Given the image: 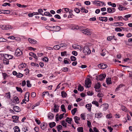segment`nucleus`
<instances>
[{"label":"nucleus","instance_id":"f257e3e1","mask_svg":"<svg viewBox=\"0 0 132 132\" xmlns=\"http://www.w3.org/2000/svg\"><path fill=\"white\" fill-rule=\"evenodd\" d=\"M83 53L85 55H88L90 54L91 53V51L89 49L88 47L86 46L84 47L83 50Z\"/></svg>","mask_w":132,"mask_h":132},{"label":"nucleus","instance_id":"f03ea898","mask_svg":"<svg viewBox=\"0 0 132 132\" xmlns=\"http://www.w3.org/2000/svg\"><path fill=\"white\" fill-rule=\"evenodd\" d=\"M0 27L2 29L4 30H7L13 28V27L12 26L8 24L1 25L0 26Z\"/></svg>","mask_w":132,"mask_h":132},{"label":"nucleus","instance_id":"7ed1b4c3","mask_svg":"<svg viewBox=\"0 0 132 132\" xmlns=\"http://www.w3.org/2000/svg\"><path fill=\"white\" fill-rule=\"evenodd\" d=\"M0 55L3 56L5 59L8 60L11 59L13 57L12 55L7 54H0Z\"/></svg>","mask_w":132,"mask_h":132},{"label":"nucleus","instance_id":"20e7f679","mask_svg":"<svg viewBox=\"0 0 132 132\" xmlns=\"http://www.w3.org/2000/svg\"><path fill=\"white\" fill-rule=\"evenodd\" d=\"M91 84L90 79L88 78L85 80V87L87 88H89L90 87Z\"/></svg>","mask_w":132,"mask_h":132},{"label":"nucleus","instance_id":"39448f33","mask_svg":"<svg viewBox=\"0 0 132 132\" xmlns=\"http://www.w3.org/2000/svg\"><path fill=\"white\" fill-rule=\"evenodd\" d=\"M82 33L84 34H86L88 36L90 35L91 34L90 30L88 28L86 29H84L83 30Z\"/></svg>","mask_w":132,"mask_h":132},{"label":"nucleus","instance_id":"423d86ee","mask_svg":"<svg viewBox=\"0 0 132 132\" xmlns=\"http://www.w3.org/2000/svg\"><path fill=\"white\" fill-rule=\"evenodd\" d=\"M15 55L16 56L21 55L22 54V52L19 49L17 48L15 52Z\"/></svg>","mask_w":132,"mask_h":132},{"label":"nucleus","instance_id":"0eeeda50","mask_svg":"<svg viewBox=\"0 0 132 132\" xmlns=\"http://www.w3.org/2000/svg\"><path fill=\"white\" fill-rule=\"evenodd\" d=\"M72 47L75 49H78L80 50V51L82 50L83 49L80 46L76 44L73 45H72Z\"/></svg>","mask_w":132,"mask_h":132},{"label":"nucleus","instance_id":"6e6552de","mask_svg":"<svg viewBox=\"0 0 132 132\" xmlns=\"http://www.w3.org/2000/svg\"><path fill=\"white\" fill-rule=\"evenodd\" d=\"M98 66L99 68L102 69H105L107 67V65L103 63L99 64Z\"/></svg>","mask_w":132,"mask_h":132},{"label":"nucleus","instance_id":"1a4fd4ad","mask_svg":"<svg viewBox=\"0 0 132 132\" xmlns=\"http://www.w3.org/2000/svg\"><path fill=\"white\" fill-rule=\"evenodd\" d=\"M30 94L28 92H27L25 95L24 99L26 100V101L28 102L29 101V97Z\"/></svg>","mask_w":132,"mask_h":132},{"label":"nucleus","instance_id":"9d476101","mask_svg":"<svg viewBox=\"0 0 132 132\" xmlns=\"http://www.w3.org/2000/svg\"><path fill=\"white\" fill-rule=\"evenodd\" d=\"M28 40L30 43L32 44H36L37 41L34 39L31 38H28Z\"/></svg>","mask_w":132,"mask_h":132},{"label":"nucleus","instance_id":"9b49d317","mask_svg":"<svg viewBox=\"0 0 132 132\" xmlns=\"http://www.w3.org/2000/svg\"><path fill=\"white\" fill-rule=\"evenodd\" d=\"M13 109L14 111L17 112H19L21 111V109L19 107L15 106L13 107Z\"/></svg>","mask_w":132,"mask_h":132},{"label":"nucleus","instance_id":"f8f14e48","mask_svg":"<svg viewBox=\"0 0 132 132\" xmlns=\"http://www.w3.org/2000/svg\"><path fill=\"white\" fill-rule=\"evenodd\" d=\"M106 77V75L105 74L100 75L98 77V78L101 81H102Z\"/></svg>","mask_w":132,"mask_h":132},{"label":"nucleus","instance_id":"ddd939ff","mask_svg":"<svg viewBox=\"0 0 132 132\" xmlns=\"http://www.w3.org/2000/svg\"><path fill=\"white\" fill-rule=\"evenodd\" d=\"M99 20L102 21L106 22L108 20V18L107 17H99Z\"/></svg>","mask_w":132,"mask_h":132},{"label":"nucleus","instance_id":"4468645a","mask_svg":"<svg viewBox=\"0 0 132 132\" xmlns=\"http://www.w3.org/2000/svg\"><path fill=\"white\" fill-rule=\"evenodd\" d=\"M64 63L65 64H70L71 63V61L69 59L66 58L64 59Z\"/></svg>","mask_w":132,"mask_h":132},{"label":"nucleus","instance_id":"2eb2a0df","mask_svg":"<svg viewBox=\"0 0 132 132\" xmlns=\"http://www.w3.org/2000/svg\"><path fill=\"white\" fill-rule=\"evenodd\" d=\"M114 25L116 26H122L124 25V24L121 22H117L114 23Z\"/></svg>","mask_w":132,"mask_h":132},{"label":"nucleus","instance_id":"dca6fc26","mask_svg":"<svg viewBox=\"0 0 132 132\" xmlns=\"http://www.w3.org/2000/svg\"><path fill=\"white\" fill-rule=\"evenodd\" d=\"M101 106L103 107V110H106L108 107V104H102Z\"/></svg>","mask_w":132,"mask_h":132},{"label":"nucleus","instance_id":"f3484780","mask_svg":"<svg viewBox=\"0 0 132 132\" xmlns=\"http://www.w3.org/2000/svg\"><path fill=\"white\" fill-rule=\"evenodd\" d=\"M92 105L91 104H87L86 105V107L87 108L89 111H91V107Z\"/></svg>","mask_w":132,"mask_h":132},{"label":"nucleus","instance_id":"a211bd4d","mask_svg":"<svg viewBox=\"0 0 132 132\" xmlns=\"http://www.w3.org/2000/svg\"><path fill=\"white\" fill-rule=\"evenodd\" d=\"M29 55L30 56L34 57L35 59H37V57L34 53L31 52L29 53Z\"/></svg>","mask_w":132,"mask_h":132},{"label":"nucleus","instance_id":"6ab92c4d","mask_svg":"<svg viewBox=\"0 0 132 132\" xmlns=\"http://www.w3.org/2000/svg\"><path fill=\"white\" fill-rule=\"evenodd\" d=\"M131 14H129L125 15L124 17L126 18L125 19L124 18H123V19L125 20V21H127L128 20V18L130 17L131 16Z\"/></svg>","mask_w":132,"mask_h":132},{"label":"nucleus","instance_id":"aec40b11","mask_svg":"<svg viewBox=\"0 0 132 132\" xmlns=\"http://www.w3.org/2000/svg\"><path fill=\"white\" fill-rule=\"evenodd\" d=\"M54 117V115L51 113H49L48 114V118L50 119H52Z\"/></svg>","mask_w":132,"mask_h":132},{"label":"nucleus","instance_id":"412c9836","mask_svg":"<svg viewBox=\"0 0 132 132\" xmlns=\"http://www.w3.org/2000/svg\"><path fill=\"white\" fill-rule=\"evenodd\" d=\"M101 87V84L99 82H98L96 84L95 86L94 87L96 89H99Z\"/></svg>","mask_w":132,"mask_h":132},{"label":"nucleus","instance_id":"4be33fe9","mask_svg":"<svg viewBox=\"0 0 132 132\" xmlns=\"http://www.w3.org/2000/svg\"><path fill=\"white\" fill-rule=\"evenodd\" d=\"M84 89V87L83 86H81V84H79L78 85V90L81 92Z\"/></svg>","mask_w":132,"mask_h":132},{"label":"nucleus","instance_id":"5701e85b","mask_svg":"<svg viewBox=\"0 0 132 132\" xmlns=\"http://www.w3.org/2000/svg\"><path fill=\"white\" fill-rule=\"evenodd\" d=\"M74 119L75 120V122L77 124H78L79 122H78V120L80 119L77 116H76L74 117Z\"/></svg>","mask_w":132,"mask_h":132},{"label":"nucleus","instance_id":"b1692460","mask_svg":"<svg viewBox=\"0 0 132 132\" xmlns=\"http://www.w3.org/2000/svg\"><path fill=\"white\" fill-rule=\"evenodd\" d=\"M61 96L63 98L67 96L66 93L64 91H62L61 92Z\"/></svg>","mask_w":132,"mask_h":132},{"label":"nucleus","instance_id":"393cba45","mask_svg":"<svg viewBox=\"0 0 132 132\" xmlns=\"http://www.w3.org/2000/svg\"><path fill=\"white\" fill-rule=\"evenodd\" d=\"M66 121L69 123H71V121L72 120V119L71 118H70L69 117H67L66 119Z\"/></svg>","mask_w":132,"mask_h":132},{"label":"nucleus","instance_id":"a878e982","mask_svg":"<svg viewBox=\"0 0 132 132\" xmlns=\"http://www.w3.org/2000/svg\"><path fill=\"white\" fill-rule=\"evenodd\" d=\"M111 78H107L106 81L107 84L109 85L111 84Z\"/></svg>","mask_w":132,"mask_h":132},{"label":"nucleus","instance_id":"bb28decb","mask_svg":"<svg viewBox=\"0 0 132 132\" xmlns=\"http://www.w3.org/2000/svg\"><path fill=\"white\" fill-rule=\"evenodd\" d=\"M59 106L58 105H55L54 106V111L55 112H56L58 111Z\"/></svg>","mask_w":132,"mask_h":132},{"label":"nucleus","instance_id":"cd10ccee","mask_svg":"<svg viewBox=\"0 0 132 132\" xmlns=\"http://www.w3.org/2000/svg\"><path fill=\"white\" fill-rule=\"evenodd\" d=\"M15 132H20V129L19 127L17 126H15L14 129Z\"/></svg>","mask_w":132,"mask_h":132},{"label":"nucleus","instance_id":"c85d7f7f","mask_svg":"<svg viewBox=\"0 0 132 132\" xmlns=\"http://www.w3.org/2000/svg\"><path fill=\"white\" fill-rule=\"evenodd\" d=\"M77 130L78 132H84L83 128L82 127H78L77 128Z\"/></svg>","mask_w":132,"mask_h":132},{"label":"nucleus","instance_id":"c756f323","mask_svg":"<svg viewBox=\"0 0 132 132\" xmlns=\"http://www.w3.org/2000/svg\"><path fill=\"white\" fill-rule=\"evenodd\" d=\"M60 48V46L59 45H55L53 47L54 49L55 50H59Z\"/></svg>","mask_w":132,"mask_h":132},{"label":"nucleus","instance_id":"7c9ffc66","mask_svg":"<svg viewBox=\"0 0 132 132\" xmlns=\"http://www.w3.org/2000/svg\"><path fill=\"white\" fill-rule=\"evenodd\" d=\"M55 125L56 123L54 122L50 123H49V126L50 128H52L55 126Z\"/></svg>","mask_w":132,"mask_h":132},{"label":"nucleus","instance_id":"2f4dec72","mask_svg":"<svg viewBox=\"0 0 132 132\" xmlns=\"http://www.w3.org/2000/svg\"><path fill=\"white\" fill-rule=\"evenodd\" d=\"M5 95H6V97L7 98L10 99V92H8L5 93Z\"/></svg>","mask_w":132,"mask_h":132},{"label":"nucleus","instance_id":"473e14b6","mask_svg":"<svg viewBox=\"0 0 132 132\" xmlns=\"http://www.w3.org/2000/svg\"><path fill=\"white\" fill-rule=\"evenodd\" d=\"M26 65V64L25 63L19 65V68L21 69V68H23L25 67Z\"/></svg>","mask_w":132,"mask_h":132},{"label":"nucleus","instance_id":"72a5a7b5","mask_svg":"<svg viewBox=\"0 0 132 132\" xmlns=\"http://www.w3.org/2000/svg\"><path fill=\"white\" fill-rule=\"evenodd\" d=\"M77 108H75L71 110V112L73 115H74L76 112Z\"/></svg>","mask_w":132,"mask_h":132},{"label":"nucleus","instance_id":"f704fd0d","mask_svg":"<svg viewBox=\"0 0 132 132\" xmlns=\"http://www.w3.org/2000/svg\"><path fill=\"white\" fill-rule=\"evenodd\" d=\"M81 12H84L85 13H87L88 12V10H87L83 8V7L81 8Z\"/></svg>","mask_w":132,"mask_h":132},{"label":"nucleus","instance_id":"c9c22d12","mask_svg":"<svg viewBox=\"0 0 132 132\" xmlns=\"http://www.w3.org/2000/svg\"><path fill=\"white\" fill-rule=\"evenodd\" d=\"M95 117L97 118H100L102 117V115L101 113L96 114H95Z\"/></svg>","mask_w":132,"mask_h":132},{"label":"nucleus","instance_id":"e433bc0d","mask_svg":"<svg viewBox=\"0 0 132 132\" xmlns=\"http://www.w3.org/2000/svg\"><path fill=\"white\" fill-rule=\"evenodd\" d=\"M123 86V85L122 84H121L119 85L116 88L115 90L116 91H118L119 89L120 88L122 87Z\"/></svg>","mask_w":132,"mask_h":132},{"label":"nucleus","instance_id":"4c0bfd02","mask_svg":"<svg viewBox=\"0 0 132 132\" xmlns=\"http://www.w3.org/2000/svg\"><path fill=\"white\" fill-rule=\"evenodd\" d=\"M61 109H62V111L65 112V113L66 112V110L65 109V106L63 105H61Z\"/></svg>","mask_w":132,"mask_h":132},{"label":"nucleus","instance_id":"58836bf2","mask_svg":"<svg viewBox=\"0 0 132 132\" xmlns=\"http://www.w3.org/2000/svg\"><path fill=\"white\" fill-rule=\"evenodd\" d=\"M14 99L17 103H19L18 98L17 97L15 96L14 97Z\"/></svg>","mask_w":132,"mask_h":132},{"label":"nucleus","instance_id":"ea45409f","mask_svg":"<svg viewBox=\"0 0 132 132\" xmlns=\"http://www.w3.org/2000/svg\"><path fill=\"white\" fill-rule=\"evenodd\" d=\"M46 94L47 95H48L49 94V93L48 91H46L45 92H44L43 93L42 95V96L43 97Z\"/></svg>","mask_w":132,"mask_h":132},{"label":"nucleus","instance_id":"a19ab883","mask_svg":"<svg viewBox=\"0 0 132 132\" xmlns=\"http://www.w3.org/2000/svg\"><path fill=\"white\" fill-rule=\"evenodd\" d=\"M16 89L17 91L20 92L21 93L22 92V90L21 88L16 87Z\"/></svg>","mask_w":132,"mask_h":132},{"label":"nucleus","instance_id":"79ce46f5","mask_svg":"<svg viewBox=\"0 0 132 132\" xmlns=\"http://www.w3.org/2000/svg\"><path fill=\"white\" fill-rule=\"evenodd\" d=\"M53 28H55V30L56 31H59L60 30V28L59 26H54L53 27Z\"/></svg>","mask_w":132,"mask_h":132},{"label":"nucleus","instance_id":"37998d69","mask_svg":"<svg viewBox=\"0 0 132 132\" xmlns=\"http://www.w3.org/2000/svg\"><path fill=\"white\" fill-rule=\"evenodd\" d=\"M38 11L39 13H40V14L42 15L43 16H44V14H42V13L43 12V10L42 9H39L38 10Z\"/></svg>","mask_w":132,"mask_h":132},{"label":"nucleus","instance_id":"c03bdc74","mask_svg":"<svg viewBox=\"0 0 132 132\" xmlns=\"http://www.w3.org/2000/svg\"><path fill=\"white\" fill-rule=\"evenodd\" d=\"M3 63L5 64H8L9 63V60H3Z\"/></svg>","mask_w":132,"mask_h":132},{"label":"nucleus","instance_id":"a18cd8bd","mask_svg":"<svg viewBox=\"0 0 132 132\" xmlns=\"http://www.w3.org/2000/svg\"><path fill=\"white\" fill-rule=\"evenodd\" d=\"M23 76V74L21 73H17L16 75V77L18 78H21Z\"/></svg>","mask_w":132,"mask_h":132},{"label":"nucleus","instance_id":"49530a36","mask_svg":"<svg viewBox=\"0 0 132 132\" xmlns=\"http://www.w3.org/2000/svg\"><path fill=\"white\" fill-rule=\"evenodd\" d=\"M92 104L95 105L97 106H98L99 105L98 102L96 101H93L92 102Z\"/></svg>","mask_w":132,"mask_h":132},{"label":"nucleus","instance_id":"de8ad7c7","mask_svg":"<svg viewBox=\"0 0 132 132\" xmlns=\"http://www.w3.org/2000/svg\"><path fill=\"white\" fill-rule=\"evenodd\" d=\"M62 70L64 72H67L68 71V69L67 67H64L62 69Z\"/></svg>","mask_w":132,"mask_h":132},{"label":"nucleus","instance_id":"09e8293b","mask_svg":"<svg viewBox=\"0 0 132 132\" xmlns=\"http://www.w3.org/2000/svg\"><path fill=\"white\" fill-rule=\"evenodd\" d=\"M115 30L116 31H121L122 29L119 27H116L115 29Z\"/></svg>","mask_w":132,"mask_h":132},{"label":"nucleus","instance_id":"8fccbe9b","mask_svg":"<svg viewBox=\"0 0 132 132\" xmlns=\"http://www.w3.org/2000/svg\"><path fill=\"white\" fill-rule=\"evenodd\" d=\"M27 86L28 87H30L31 86V84H30V81L29 80H27Z\"/></svg>","mask_w":132,"mask_h":132},{"label":"nucleus","instance_id":"3c124183","mask_svg":"<svg viewBox=\"0 0 132 132\" xmlns=\"http://www.w3.org/2000/svg\"><path fill=\"white\" fill-rule=\"evenodd\" d=\"M70 59L72 61H75L76 60V58L74 56H72L70 57Z\"/></svg>","mask_w":132,"mask_h":132},{"label":"nucleus","instance_id":"603ef678","mask_svg":"<svg viewBox=\"0 0 132 132\" xmlns=\"http://www.w3.org/2000/svg\"><path fill=\"white\" fill-rule=\"evenodd\" d=\"M67 123L64 120H63L62 121V125L63 126L65 127L67 126Z\"/></svg>","mask_w":132,"mask_h":132},{"label":"nucleus","instance_id":"864d4df0","mask_svg":"<svg viewBox=\"0 0 132 132\" xmlns=\"http://www.w3.org/2000/svg\"><path fill=\"white\" fill-rule=\"evenodd\" d=\"M114 37V36H109L107 37V40H108L110 41L111 40H112Z\"/></svg>","mask_w":132,"mask_h":132},{"label":"nucleus","instance_id":"5fc2aeb1","mask_svg":"<svg viewBox=\"0 0 132 132\" xmlns=\"http://www.w3.org/2000/svg\"><path fill=\"white\" fill-rule=\"evenodd\" d=\"M107 11L109 13H112V10H111V8H108L107 9Z\"/></svg>","mask_w":132,"mask_h":132},{"label":"nucleus","instance_id":"6e6d98bb","mask_svg":"<svg viewBox=\"0 0 132 132\" xmlns=\"http://www.w3.org/2000/svg\"><path fill=\"white\" fill-rule=\"evenodd\" d=\"M74 11L76 13H79L80 10L78 8H76L74 9Z\"/></svg>","mask_w":132,"mask_h":132},{"label":"nucleus","instance_id":"4d7b16f0","mask_svg":"<svg viewBox=\"0 0 132 132\" xmlns=\"http://www.w3.org/2000/svg\"><path fill=\"white\" fill-rule=\"evenodd\" d=\"M121 109L122 110L126 111H127V109L124 106H122L121 107Z\"/></svg>","mask_w":132,"mask_h":132},{"label":"nucleus","instance_id":"13d9d810","mask_svg":"<svg viewBox=\"0 0 132 132\" xmlns=\"http://www.w3.org/2000/svg\"><path fill=\"white\" fill-rule=\"evenodd\" d=\"M112 117V114H107L106 115V117L108 119L111 118Z\"/></svg>","mask_w":132,"mask_h":132},{"label":"nucleus","instance_id":"bf43d9fd","mask_svg":"<svg viewBox=\"0 0 132 132\" xmlns=\"http://www.w3.org/2000/svg\"><path fill=\"white\" fill-rule=\"evenodd\" d=\"M97 96L100 97H102L103 96V94L102 93H99L97 94Z\"/></svg>","mask_w":132,"mask_h":132},{"label":"nucleus","instance_id":"052dcab7","mask_svg":"<svg viewBox=\"0 0 132 132\" xmlns=\"http://www.w3.org/2000/svg\"><path fill=\"white\" fill-rule=\"evenodd\" d=\"M11 5V4L10 3H5L3 4L2 6H6L7 5H8L9 6H10Z\"/></svg>","mask_w":132,"mask_h":132},{"label":"nucleus","instance_id":"680f3d73","mask_svg":"<svg viewBox=\"0 0 132 132\" xmlns=\"http://www.w3.org/2000/svg\"><path fill=\"white\" fill-rule=\"evenodd\" d=\"M35 14V13L33 12L32 13L29 14L28 15L29 17H32L33 15Z\"/></svg>","mask_w":132,"mask_h":132},{"label":"nucleus","instance_id":"e2e57ef3","mask_svg":"<svg viewBox=\"0 0 132 132\" xmlns=\"http://www.w3.org/2000/svg\"><path fill=\"white\" fill-rule=\"evenodd\" d=\"M87 125L88 127L90 128L91 126V123L89 121H87Z\"/></svg>","mask_w":132,"mask_h":132},{"label":"nucleus","instance_id":"0e129e2a","mask_svg":"<svg viewBox=\"0 0 132 132\" xmlns=\"http://www.w3.org/2000/svg\"><path fill=\"white\" fill-rule=\"evenodd\" d=\"M59 45H60V48L61 47H65L66 46V44L64 43H62Z\"/></svg>","mask_w":132,"mask_h":132},{"label":"nucleus","instance_id":"69168bd1","mask_svg":"<svg viewBox=\"0 0 132 132\" xmlns=\"http://www.w3.org/2000/svg\"><path fill=\"white\" fill-rule=\"evenodd\" d=\"M54 17L59 19H61L60 16L58 14L55 15H54Z\"/></svg>","mask_w":132,"mask_h":132},{"label":"nucleus","instance_id":"338daca9","mask_svg":"<svg viewBox=\"0 0 132 132\" xmlns=\"http://www.w3.org/2000/svg\"><path fill=\"white\" fill-rule=\"evenodd\" d=\"M67 52L66 51H64L61 52V55L62 56H65Z\"/></svg>","mask_w":132,"mask_h":132},{"label":"nucleus","instance_id":"774afa93","mask_svg":"<svg viewBox=\"0 0 132 132\" xmlns=\"http://www.w3.org/2000/svg\"><path fill=\"white\" fill-rule=\"evenodd\" d=\"M36 94L34 92H32L31 94V96L32 97H34L36 96Z\"/></svg>","mask_w":132,"mask_h":132}]
</instances>
